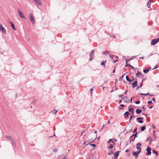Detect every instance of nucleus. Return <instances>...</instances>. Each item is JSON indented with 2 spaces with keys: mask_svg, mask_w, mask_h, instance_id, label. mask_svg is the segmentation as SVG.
<instances>
[{
  "mask_svg": "<svg viewBox=\"0 0 159 159\" xmlns=\"http://www.w3.org/2000/svg\"><path fill=\"white\" fill-rule=\"evenodd\" d=\"M139 94L141 95L147 96L148 94H149V93H145V94L143 93H140Z\"/></svg>",
  "mask_w": 159,
  "mask_h": 159,
  "instance_id": "obj_30",
  "label": "nucleus"
},
{
  "mask_svg": "<svg viewBox=\"0 0 159 159\" xmlns=\"http://www.w3.org/2000/svg\"><path fill=\"white\" fill-rule=\"evenodd\" d=\"M142 111L141 109H137L136 110V113L138 114H139Z\"/></svg>",
  "mask_w": 159,
  "mask_h": 159,
  "instance_id": "obj_15",
  "label": "nucleus"
},
{
  "mask_svg": "<svg viewBox=\"0 0 159 159\" xmlns=\"http://www.w3.org/2000/svg\"><path fill=\"white\" fill-rule=\"evenodd\" d=\"M152 101H150L148 102V103L149 104H152Z\"/></svg>",
  "mask_w": 159,
  "mask_h": 159,
  "instance_id": "obj_44",
  "label": "nucleus"
},
{
  "mask_svg": "<svg viewBox=\"0 0 159 159\" xmlns=\"http://www.w3.org/2000/svg\"><path fill=\"white\" fill-rule=\"evenodd\" d=\"M62 159H66V158L65 157H64Z\"/></svg>",
  "mask_w": 159,
  "mask_h": 159,
  "instance_id": "obj_64",
  "label": "nucleus"
},
{
  "mask_svg": "<svg viewBox=\"0 0 159 159\" xmlns=\"http://www.w3.org/2000/svg\"><path fill=\"white\" fill-rule=\"evenodd\" d=\"M5 137L6 138L9 139L10 140H11L12 139V138H11L10 136L8 135H5Z\"/></svg>",
  "mask_w": 159,
  "mask_h": 159,
  "instance_id": "obj_24",
  "label": "nucleus"
},
{
  "mask_svg": "<svg viewBox=\"0 0 159 159\" xmlns=\"http://www.w3.org/2000/svg\"><path fill=\"white\" fill-rule=\"evenodd\" d=\"M139 75L141 76H142V77H143V75L142 73L140 72L139 71H138V73L136 74V76L137 77H139Z\"/></svg>",
  "mask_w": 159,
  "mask_h": 159,
  "instance_id": "obj_18",
  "label": "nucleus"
},
{
  "mask_svg": "<svg viewBox=\"0 0 159 159\" xmlns=\"http://www.w3.org/2000/svg\"><path fill=\"white\" fill-rule=\"evenodd\" d=\"M151 2H152L151 0H150L149 1H148V3H147V7L148 8H150V5H151Z\"/></svg>",
  "mask_w": 159,
  "mask_h": 159,
  "instance_id": "obj_17",
  "label": "nucleus"
},
{
  "mask_svg": "<svg viewBox=\"0 0 159 159\" xmlns=\"http://www.w3.org/2000/svg\"><path fill=\"white\" fill-rule=\"evenodd\" d=\"M84 131H83L81 132V133L80 134V136H82L83 134V133H84Z\"/></svg>",
  "mask_w": 159,
  "mask_h": 159,
  "instance_id": "obj_50",
  "label": "nucleus"
},
{
  "mask_svg": "<svg viewBox=\"0 0 159 159\" xmlns=\"http://www.w3.org/2000/svg\"><path fill=\"white\" fill-rule=\"evenodd\" d=\"M96 138L93 139H91L89 140V142L90 143H92L93 142V141L94 140V139H95Z\"/></svg>",
  "mask_w": 159,
  "mask_h": 159,
  "instance_id": "obj_32",
  "label": "nucleus"
},
{
  "mask_svg": "<svg viewBox=\"0 0 159 159\" xmlns=\"http://www.w3.org/2000/svg\"><path fill=\"white\" fill-rule=\"evenodd\" d=\"M120 152V151H118L116 152L115 153V154L114 155V158H118L119 155V152Z\"/></svg>",
  "mask_w": 159,
  "mask_h": 159,
  "instance_id": "obj_10",
  "label": "nucleus"
},
{
  "mask_svg": "<svg viewBox=\"0 0 159 159\" xmlns=\"http://www.w3.org/2000/svg\"><path fill=\"white\" fill-rule=\"evenodd\" d=\"M118 61V60H114V61H113V63H115L117 61Z\"/></svg>",
  "mask_w": 159,
  "mask_h": 159,
  "instance_id": "obj_52",
  "label": "nucleus"
},
{
  "mask_svg": "<svg viewBox=\"0 0 159 159\" xmlns=\"http://www.w3.org/2000/svg\"><path fill=\"white\" fill-rule=\"evenodd\" d=\"M113 56L115 57V59H117V60H118V59L119 58L118 57H117V56H115V55H113Z\"/></svg>",
  "mask_w": 159,
  "mask_h": 159,
  "instance_id": "obj_53",
  "label": "nucleus"
},
{
  "mask_svg": "<svg viewBox=\"0 0 159 159\" xmlns=\"http://www.w3.org/2000/svg\"><path fill=\"white\" fill-rule=\"evenodd\" d=\"M112 72L113 73H115V69L113 70Z\"/></svg>",
  "mask_w": 159,
  "mask_h": 159,
  "instance_id": "obj_59",
  "label": "nucleus"
},
{
  "mask_svg": "<svg viewBox=\"0 0 159 159\" xmlns=\"http://www.w3.org/2000/svg\"><path fill=\"white\" fill-rule=\"evenodd\" d=\"M17 12L19 14V16L21 18L23 19L24 20H26V18L23 15L22 12L19 9H18Z\"/></svg>",
  "mask_w": 159,
  "mask_h": 159,
  "instance_id": "obj_2",
  "label": "nucleus"
},
{
  "mask_svg": "<svg viewBox=\"0 0 159 159\" xmlns=\"http://www.w3.org/2000/svg\"><path fill=\"white\" fill-rule=\"evenodd\" d=\"M85 143H86L85 142V141H84V143H83L82 144H83V145H84L85 144Z\"/></svg>",
  "mask_w": 159,
  "mask_h": 159,
  "instance_id": "obj_62",
  "label": "nucleus"
},
{
  "mask_svg": "<svg viewBox=\"0 0 159 159\" xmlns=\"http://www.w3.org/2000/svg\"><path fill=\"white\" fill-rule=\"evenodd\" d=\"M135 103L136 104H139L140 103V101H138L135 102Z\"/></svg>",
  "mask_w": 159,
  "mask_h": 159,
  "instance_id": "obj_41",
  "label": "nucleus"
},
{
  "mask_svg": "<svg viewBox=\"0 0 159 159\" xmlns=\"http://www.w3.org/2000/svg\"><path fill=\"white\" fill-rule=\"evenodd\" d=\"M114 154V152L112 150H108V154L109 155H112L113 154Z\"/></svg>",
  "mask_w": 159,
  "mask_h": 159,
  "instance_id": "obj_16",
  "label": "nucleus"
},
{
  "mask_svg": "<svg viewBox=\"0 0 159 159\" xmlns=\"http://www.w3.org/2000/svg\"><path fill=\"white\" fill-rule=\"evenodd\" d=\"M112 141V139H109L107 142V143H110Z\"/></svg>",
  "mask_w": 159,
  "mask_h": 159,
  "instance_id": "obj_36",
  "label": "nucleus"
},
{
  "mask_svg": "<svg viewBox=\"0 0 159 159\" xmlns=\"http://www.w3.org/2000/svg\"><path fill=\"white\" fill-rule=\"evenodd\" d=\"M125 74H124L123 75H122V76H121L120 78V80H121V79H122L124 76L125 75Z\"/></svg>",
  "mask_w": 159,
  "mask_h": 159,
  "instance_id": "obj_45",
  "label": "nucleus"
},
{
  "mask_svg": "<svg viewBox=\"0 0 159 159\" xmlns=\"http://www.w3.org/2000/svg\"><path fill=\"white\" fill-rule=\"evenodd\" d=\"M125 101L127 103H129V99H128V98L125 99Z\"/></svg>",
  "mask_w": 159,
  "mask_h": 159,
  "instance_id": "obj_31",
  "label": "nucleus"
},
{
  "mask_svg": "<svg viewBox=\"0 0 159 159\" xmlns=\"http://www.w3.org/2000/svg\"><path fill=\"white\" fill-rule=\"evenodd\" d=\"M95 52V49L92 50L91 52V53L90 54V59L89 60V61H91L92 60H93V58L92 57H93L94 53Z\"/></svg>",
  "mask_w": 159,
  "mask_h": 159,
  "instance_id": "obj_5",
  "label": "nucleus"
},
{
  "mask_svg": "<svg viewBox=\"0 0 159 159\" xmlns=\"http://www.w3.org/2000/svg\"><path fill=\"white\" fill-rule=\"evenodd\" d=\"M129 149H127V150H125V152H129Z\"/></svg>",
  "mask_w": 159,
  "mask_h": 159,
  "instance_id": "obj_61",
  "label": "nucleus"
},
{
  "mask_svg": "<svg viewBox=\"0 0 159 159\" xmlns=\"http://www.w3.org/2000/svg\"><path fill=\"white\" fill-rule=\"evenodd\" d=\"M152 153L156 154L157 156H158V152H157L155 150H152Z\"/></svg>",
  "mask_w": 159,
  "mask_h": 159,
  "instance_id": "obj_23",
  "label": "nucleus"
},
{
  "mask_svg": "<svg viewBox=\"0 0 159 159\" xmlns=\"http://www.w3.org/2000/svg\"><path fill=\"white\" fill-rule=\"evenodd\" d=\"M113 147V145L112 144H110L109 147H108L107 148L109 149H112Z\"/></svg>",
  "mask_w": 159,
  "mask_h": 159,
  "instance_id": "obj_25",
  "label": "nucleus"
},
{
  "mask_svg": "<svg viewBox=\"0 0 159 159\" xmlns=\"http://www.w3.org/2000/svg\"><path fill=\"white\" fill-rule=\"evenodd\" d=\"M120 106L121 107H124L125 106V105L123 104H121L120 105Z\"/></svg>",
  "mask_w": 159,
  "mask_h": 159,
  "instance_id": "obj_57",
  "label": "nucleus"
},
{
  "mask_svg": "<svg viewBox=\"0 0 159 159\" xmlns=\"http://www.w3.org/2000/svg\"><path fill=\"white\" fill-rule=\"evenodd\" d=\"M158 67V66H157V65H156L155 67V68H154L153 69H156V68H157V67Z\"/></svg>",
  "mask_w": 159,
  "mask_h": 159,
  "instance_id": "obj_55",
  "label": "nucleus"
},
{
  "mask_svg": "<svg viewBox=\"0 0 159 159\" xmlns=\"http://www.w3.org/2000/svg\"><path fill=\"white\" fill-rule=\"evenodd\" d=\"M10 140L11 141V143L12 144V146H15V142L14 139L13 138H12Z\"/></svg>",
  "mask_w": 159,
  "mask_h": 159,
  "instance_id": "obj_14",
  "label": "nucleus"
},
{
  "mask_svg": "<svg viewBox=\"0 0 159 159\" xmlns=\"http://www.w3.org/2000/svg\"><path fill=\"white\" fill-rule=\"evenodd\" d=\"M29 16H30V19L31 20V21L33 24H34V19H33V16H32V15L31 13H30L29 14Z\"/></svg>",
  "mask_w": 159,
  "mask_h": 159,
  "instance_id": "obj_6",
  "label": "nucleus"
},
{
  "mask_svg": "<svg viewBox=\"0 0 159 159\" xmlns=\"http://www.w3.org/2000/svg\"><path fill=\"white\" fill-rule=\"evenodd\" d=\"M152 127L153 128V129H155V126H154V125H152Z\"/></svg>",
  "mask_w": 159,
  "mask_h": 159,
  "instance_id": "obj_63",
  "label": "nucleus"
},
{
  "mask_svg": "<svg viewBox=\"0 0 159 159\" xmlns=\"http://www.w3.org/2000/svg\"><path fill=\"white\" fill-rule=\"evenodd\" d=\"M142 109H143V110L144 111H145L146 110V108L145 107V106H143L142 107Z\"/></svg>",
  "mask_w": 159,
  "mask_h": 159,
  "instance_id": "obj_47",
  "label": "nucleus"
},
{
  "mask_svg": "<svg viewBox=\"0 0 159 159\" xmlns=\"http://www.w3.org/2000/svg\"><path fill=\"white\" fill-rule=\"evenodd\" d=\"M129 59H126L125 60L126 63H127L129 61V60H128Z\"/></svg>",
  "mask_w": 159,
  "mask_h": 159,
  "instance_id": "obj_54",
  "label": "nucleus"
},
{
  "mask_svg": "<svg viewBox=\"0 0 159 159\" xmlns=\"http://www.w3.org/2000/svg\"><path fill=\"white\" fill-rule=\"evenodd\" d=\"M137 128H136L135 129H134V130L133 131V133H136V132H137Z\"/></svg>",
  "mask_w": 159,
  "mask_h": 159,
  "instance_id": "obj_37",
  "label": "nucleus"
},
{
  "mask_svg": "<svg viewBox=\"0 0 159 159\" xmlns=\"http://www.w3.org/2000/svg\"><path fill=\"white\" fill-rule=\"evenodd\" d=\"M142 144L140 143H138L136 144V149H141L140 147L141 146Z\"/></svg>",
  "mask_w": 159,
  "mask_h": 159,
  "instance_id": "obj_11",
  "label": "nucleus"
},
{
  "mask_svg": "<svg viewBox=\"0 0 159 159\" xmlns=\"http://www.w3.org/2000/svg\"><path fill=\"white\" fill-rule=\"evenodd\" d=\"M130 64H128V63H126V65L125 66V67H126V66H130Z\"/></svg>",
  "mask_w": 159,
  "mask_h": 159,
  "instance_id": "obj_46",
  "label": "nucleus"
},
{
  "mask_svg": "<svg viewBox=\"0 0 159 159\" xmlns=\"http://www.w3.org/2000/svg\"><path fill=\"white\" fill-rule=\"evenodd\" d=\"M152 100L155 103H156V100H155V98H153L152 99Z\"/></svg>",
  "mask_w": 159,
  "mask_h": 159,
  "instance_id": "obj_49",
  "label": "nucleus"
},
{
  "mask_svg": "<svg viewBox=\"0 0 159 159\" xmlns=\"http://www.w3.org/2000/svg\"><path fill=\"white\" fill-rule=\"evenodd\" d=\"M89 144H90V145L92 146H93L94 147H96V145L94 144H93V143H89ZM88 144H87L86 146L87 145H88Z\"/></svg>",
  "mask_w": 159,
  "mask_h": 159,
  "instance_id": "obj_27",
  "label": "nucleus"
},
{
  "mask_svg": "<svg viewBox=\"0 0 159 159\" xmlns=\"http://www.w3.org/2000/svg\"><path fill=\"white\" fill-rule=\"evenodd\" d=\"M150 137H149L147 139V140H146V141H147L148 140H150V142L151 143L152 142V139H150Z\"/></svg>",
  "mask_w": 159,
  "mask_h": 159,
  "instance_id": "obj_33",
  "label": "nucleus"
},
{
  "mask_svg": "<svg viewBox=\"0 0 159 159\" xmlns=\"http://www.w3.org/2000/svg\"><path fill=\"white\" fill-rule=\"evenodd\" d=\"M143 118L142 117H138L136 118V120H138V122L140 123H143V121L142 120H143Z\"/></svg>",
  "mask_w": 159,
  "mask_h": 159,
  "instance_id": "obj_7",
  "label": "nucleus"
},
{
  "mask_svg": "<svg viewBox=\"0 0 159 159\" xmlns=\"http://www.w3.org/2000/svg\"><path fill=\"white\" fill-rule=\"evenodd\" d=\"M109 52L106 51L104 52H103V53L106 55H107L109 53Z\"/></svg>",
  "mask_w": 159,
  "mask_h": 159,
  "instance_id": "obj_29",
  "label": "nucleus"
},
{
  "mask_svg": "<svg viewBox=\"0 0 159 159\" xmlns=\"http://www.w3.org/2000/svg\"><path fill=\"white\" fill-rule=\"evenodd\" d=\"M109 56L111 59H113V57L110 55H109Z\"/></svg>",
  "mask_w": 159,
  "mask_h": 159,
  "instance_id": "obj_56",
  "label": "nucleus"
},
{
  "mask_svg": "<svg viewBox=\"0 0 159 159\" xmlns=\"http://www.w3.org/2000/svg\"><path fill=\"white\" fill-rule=\"evenodd\" d=\"M133 117H135L134 116V115H131V116L130 117V118L129 119V121H130V120H131L132 118Z\"/></svg>",
  "mask_w": 159,
  "mask_h": 159,
  "instance_id": "obj_43",
  "label": "nucleus"
},
{
  "mask_svg": "<svg viewBox=\"0 0 159 159\" xmlns=\"http://www.w3.org/2000/svg\"><path fill=\"white\" fill-rule=\"evenodd\" d=\"M151 148L148 146L146 149V151L147 152L146 154V156H150L151 155Z\"/></svg>",
  "mask_w": 159,
  "mask_h": 159,
  "instance_id": "obj_4",
  "label": "nucleus"
},
{
  "mask_svg": "<svg viewBox=\"0 0 159 159\" xmlns=\"http://www.w3.org/2000/svg\"><path fill=\"white\" fill-rule=\"evenodd\" d=\"M137 81H135L131 84L132 85V87L133 88H134L137 86Z\"/></svg>",
  "mask_w": 159,
  "mask_h": 159,
  "instance_id": "obj_8",
  "label": "nucleus"
},
{
  "mask_svg": "<svg viewBox=\"0 0 159 159\" xmlns=\"http://www.w3.org/2000/svg\"><path fill=\"white\" fill-rule=\"evenodd\" d=\"M146 129V127L145 126H142L141 128V130L142 132L144 131Z\"/></svg>",
  "mask_w": 159,
  "mask_h": 159,
  "instance_id": "obj_20",
  "label": "nucleus"
},
{
  "mask_svg": "<svg viewBox=\"0 0 159 159\" xmlns=\"http://www.w3.org/2000/svg\"><path fill=\"white\" fill-rule=\"evenodd\" d=\"M129 67H131V68L132 69H135V68H134V67L133 66H131V65H130V66H129Z\"/></svg>",
  "mask_w": 159,
  "mask_h": 159,
  "instance_id": "obj_51",
  "label": "nucleus"
},
{
  "mask_svg": "<svg viewBox=\"0 0 159 159\" xmlns=\"http://www.w3.org/2000/svg\"><path fill=\"white\" fill-rule=\"evenodd\" d=\"M11 26L12 27V28L14 30H16V29L15 28V26H14V24H13L11 25Z\"/></svg>",
  "mask_w": 159,
  "mask_h": 159,
  "instance_id": "obj_28",
  "label": "nucleus"
},
{
  "mask_svg": "<svg viewBox=\"0 0 159 159\" xmlns=\"http://www.w3.org/2000/svg\"><path fill=\"white\" fill-rule=\"evenodd\" d=\"M128 98V97H125L124 98L122 97L121 98L122 100H124L125 101V99H126L127 98Z\"/></svg>",
  "mask_w": 159,
  "mask_h": 159,
  "instance_id": "obj_38",
  "label": "nucleus"
},
{
  "mask_svg": "<svg viewBox=\"0 0 159 159\" xmlns=\"http://www.w3.org/2000/svg\"><path fill=\"white\" fill-rule=\"evenodd\" d=\"M106 62V60L105 61H104L101 63V65L102 66H105V64Z\"/></svg>",
  "mask_w": 159,
  "mask_h": 159,
  "instance_id": "obj_26",
  "label": "nucleus"
},
{
  "mask_svg": "<svg viewBox=\"0 0 159 159\" xmlns=\"http://www.w3.org/2000/svg\"><path fill=\"white\" fill-rule=\"evenodd\" d=\"M127 90H126L125 92V93H124V94H127Z\"/></svg>",
  "mask_w": 159,
  "mask_h": 159,
  "instance_id": "obj_58",
  "label": "nucleus"
},
{
  "mask_svg": "<svg viewBox=\"0 0 159 159\" xmlns=\"http://www.w3.org/2000/svg\"><path fill=\"white\" fill-rule=\"evenodd\" d=\"M143 80H144V79H143V80H142V81L140 84V88H141L142 86V84H143Z\"/></svg>",
  "mask_w": 159,
  "mask_h": 159,
  "instance_id": "obj_40",
  "label": "nucleus"
},
{
  "mask_svg": "<svg viewBox=\"0 0 159 159\" xmlns=\"http://www.w3.org/2000/svg\"><path fill=\"white\" fill-rule=\"evenodd\" d=\"M138 133L136 132L135 134H133L132 135H131L130 138V143H131V141L134 142L135 138L137 137H138Z\"/></svg>",
  "mask_w": 159,
  "mask_h": 159,
  "instance_id": "obj_1",
  "label": "nucleus"
},
{
  "mask_svg": "<svg viewBox=\"0 0 159 159\" xmlns=\"http://www.w3.org/2000/svg\"><path fill=\"white\" fill-rule=\"evenodd\" d=\"M123 95L122 94H120L118 95V97L120 98H121L122 97Z\"/></svg>",
  "mask_w": 159,
  "mask_h": 159,
  "instance_id": "obj_48",
  "label": "nucleus"
},
{
  "mask_svg": "<svg viewBox=\"0 0 159 159\" xmlns=\"http://www.w3.org/2000/svg\"><path fill=\"white\" fill-rule=\"evenodd\" d=\"M159 41V38L156 39H153L151 41V44L152 45H154Z\"/></svg>",
  "mask_w": 159,
  "mask_h": 159,
  "instance_id": "obj_3",
  "label": "nucleus"
},
{
  "mask_svg": "<svg viewBox=\"0 0 159 159\" xmlns=\"http://www.w3.org/2000/svg\"><path fill=\"white\" fill-rule=\"evenodd\" d=\"M153 107L152 106H150V107L149 108L150 109H152V108Z\"/></svg>",
  "mask_w": 159,
  "mask_h": 159,
  "instance_id": "obj_60",
  "label": "nucleus"
},
{
  "mask_svg": "<svg viewBox=\"0 0 159 159\" xmlns=\"http://www.w3.org/2000/svg\"><path fill=\"white\" fill-rule=\"evenodd\" d=\"M53 151L54 152H56L57 151V148H54L53 149Z\"/></svg>",
  "mask_w": 159,
  "mask_h": 159,
  "instance_id": "obj_39",
  "label": "nucleus"
},
{
  "mask_svg": "<svg viewBox=\"0 0 159 159\" xmlns=\"http://www.w3.org/2000/svg\"><path fill=\"white\" fill-rule=\"evenodd\" d=\"M132 106V105L130 106L129 107L128 110L130 112H132V111H134V108L133 107L130 108V107Z\"/></svg>",
  "mask_w": 159,
  "mask_h": 159,
  "instance_id": "obj_19",
  "label": "nucleus"
},
{
  "mask_svg": "<svg viewBox=\"0 0 159 159\" xmlns=\"http://www.w3.org/2000/svg\"><path fill=\"white\" fill-rule=\"evenodd\" d=\"M139 154L136 152H133V155L135 157V158H137L139 156Z\"/></svg>",
  "mask_w": 159,
  "mask_h": 159,
  "instance_id": "obj_9",
  "label": "nucleus"
},
{
  "mask_svg": "<svg viewBox=\"0 0 159 159\" xmlns=\"http://www.w3.org/2000/svg\"><path fill=\"white\" fill-rule=\"evenodd\" d=\"M139 150L137 151V152H138V153L139 154L141 152V149H138Z\"/></svg>",
  "mask_w": 159,
  "mask_h": 159,
  "instance_id": "obj_42",
  "label": "nucleus"
},
{
  "mask_svg": "<svg viewBox=\"0 0 159 159\" xmlns=\"http://www.w3.org/2000/svg\"><path fill=\"white\" fill-rule=\"evenodd\" d=\"M129 115V111H127L125 112L124 114V116L125 118L128 117V116Z\"/></svg>",
  "mask_w": 159,
  "mask_h": 159,
  "instance_id": "obj_12",
  "label": "nucleus"
},
{
  "mask_svg": "<svg viewBox=\"0 0 159 159\" xmlns=\"http://www.w3.org/2000/svg\"><path fill=\"white\" fill-rule=\"evenodd\" d=\"M126 79L129 82H130L132 81V80L129 79L128 75L126 76Z\"/></svg>",
  "mask_w": 159,
  "mask_h": 159,
  "instance_id": "obj_22",
  "label": "nucleus"
},
{
  "mask_svg": "<svg viewBox=\"0 0 159 159\" xmlns=\"http://www.w3.org/2000/svg\"><path fill=\"white\" fill-rule=\"evenodd\" d=\"M35 2V3L39 5H41L42 4H41V3L40 2V1L39 0H33Z\"/></svg>",
  "mask_w": 159,
  "mask_h": 159,
  "instance_id": "obj_13",
  "label": "nucleus"
},
{
  "mask_svg": "<svg viewBox=\"0 0 159 159\" xmlns=\"http://www.w3.org/2000/svg\"><path fill=\"white\" fill-rule=\"evenodd\" d=\"M149 70L148 69V68H146L143 70V72L144 73L146 74L149 71Z\"/></svg>",
  "mask_w": 159,
  "mask_h": 159,
  "instance_id": "obj_21",
  "label": "nucleus"
},
{
  "mask_svg": "<svg viewBox=\"0 0 159 159\" xmlns=\"http://www.w3.org/2000/svg\"><path fill=\"white\" fill-rule=\"evenodd\" d=\"M93 88H91L90 90V91L91 95V96L92 95V92H93Z\"/></svg>",
  "mask_w": 159,
  "mask_h": 159,
  "instance_id": "obj_34",
  "label": "nucleus"
},
{
  "mask_svg": "<svg viewBox=\"0 0 159 159\" xmlns=\"http://www.w3.org/2000/svg\"><path fill=\"white\" fill-rule=\"evenodd\" d=\"M58 111V110L56 111V110H53L52 111V113H53L54 114H56Z\"/></svg>",
  "mask_w": 159,
  "mask_h": 159,
  "instance_id": "obj_35",
  "label": "nucleus"
}]
</instances>
